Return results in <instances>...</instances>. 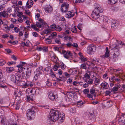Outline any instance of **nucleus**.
I'll return each mask as SVG.
<instances>
[{"label":"nucleus","instance_id":"obj_1","mask_svg":"<svg viewBox=\"0 0 125 125\" xmlns=\"http://www.w3.org/2000/svg\"><path fill=\"white\" fill-rule=\"evenodd\" d=\"M60 114V112L56 109H52L49 113V118L53 122L59 119L62 122L64 120V117L63 115L61 116Z\"/></svg>","mask_w":125,"mask_h":125},{"label":"nucleus","instance_id":"obj_2","mask_svg":"<svg viewBox=\"0 0 125 125\" xmlns=\"http://www.w3.org/2000/svg\"><path fill=\"white\" fill-rule=\"evenodd\" d=\"M36 107L33 106L31 108L28 109L27 110V116L28 118L31 120L33 119L35 117V112L36 111Z\"/></svg>","mask_w":125,"mask_h":125},{"label":"nucleus","instance_id":"obj_3","mask_svg":"<svg viewBox=\"0 0 125 125\" xmlns=\"http://www.w3.org/2000/svg\"><path fill=\"white\" fill-rule=\"evenodd\" d=\"M95 9L93 12L95 13V14L97 15L99 14L100 13L103 12V9L99 4L95 3L94 5Z\"/></svg>","mask_w":125,"mask_h":125},{"label":"nucleus","instance_id":"obj_4","mask_svg":"<svg viewBox=\"0 0 125 125\" xmlns=\"http://www.w3.org/2000/svg\"><path fill=\"white\" fill-rule=\"evenodd\" d=\"M69 4L66 2H64L62 4L61 6V10L63 13H65L68 10Z\"/></svg>","mask_w":125,"mask_h":125},{"label":"nucleus","instance_id":"obj_5","mask_svg":"<svg viewBox=\"0 0 125 125\" xmlns=\"http://www.w3.org/2000/svg\"><path fill=\"white\" fill-rule=\"evenodd\" d=\"M16 76L15 84L19 86L22 85V80L21 76L20 74H18L16 73Z\"/></svg>","mask_w":125,"mask_h":125},{"label":"nucleus","instance_id":"obj_6","mask_svg":"<svg viewBox=\"0 0 125 125\" xmlns=\"http://www.w3.org/2000/svg\"><path fill=\"white\" fill-rule=\"evenodd\" d=\"M95 90L94 89L91 88L90 91V94L87 95V97L91 99L94 100L95 97L96 96V94L95 93Z\"/></svg>","mask_w":125,"mask_h":125},{"label":"nucleus","instance_id":"obj_7","mask_svg":"<svg viewBox=\"0 0 125 125\" xmlns=\"http://www.w3.org/2000/svg\"><path fill=\"white\" fill-rule=\"evenodd\" d=\"M48 97L51 100L55 101L58 98V95L53 93V92L51 91L49 93Z\"/></svg>","mask_w":125,"mask_h":125},{"label":"nucleus","instance_id":"obj_8","mask_svg":"<svg viewBox=\"0 0 125 125\" xmlns=\"http://www.w3.org/2000/svg\"><path fill=\"white\" fill-rule=\"evenodd\" d=\"M31 70L29 68H27V71H26V76L24 74H22V76L24 78L27 79L30 78L31 76Z\"/></svg>","mask_w":125,"mask_h":125},{"label":"nucleus","instance_id":"obj_9","mask_svg":"<svg viewBox=\"0 0 125 125\" xmlns=\"http://www.w3.org/2000/svg\"><path fill=\"white\" fill-rule=\"evenodd\" d=\"M49 55L50 56L52 60L54 62L57 63L58 62V58L57 57L54 55V53L50 52L49 53Z\"/></svg>","mask_w":125,"mask_h":125},{"label":"nucleus","instance_id":"obj_10","mask_svg":"<svg viewBox=\"0 0 125 125\" xmlns=\"http://www.w3.org/2000/svg\"><path fill=\"white\" fill-rule=\"evenodd\" d=\"M95 50V48L94 46L91 45L88 47L87 52L89 54H92Z\"/></svg>","mask_w":125,"mask_h":125},{"label":"nucleus","instance_id":"obj_11","mask_svg":"<svg viewBox=\"0 0 125 125\" xmlns=\"http://www.w3.org/2000/svg\"><path fill=\"white\" fill-rule=\"evenodd\" d=\"M103 104L105 107H109L112 105V102L111 101L104 100L103 101Z\"/></svg>","mask_w":125,"mask_h":125},{"label":"nucleus","instance_id":"obj_12","mask_svg":"<svg viewBox=\"0 0 125 125\" xmlns=\"http://www.w3.org/2000/svg\"><path fill=\"white\" fill-rule=\"evenodd\" d=\"M26 64V63L25 62H21L20 64L17 66V67H18V72L19 73H21L22 71L23 68L25 69L24 68H23V66Z\"/></svg>","mask_w":125,"mask_h":125},{"label":"nucleus","instance_id":"obj_13","mask_svg":"<svg viewBox=\"0 0 125 125\" xmlns=\"http://www.w3.org/2000/svg\"><path fill=\"white\" fill-rule=\"evenodd\" d=\"M62 53L64 55V57L67 59H68L69 56H72V54L70 51H66L65 50H62Z\"/></svg>","mask_w":125,"mask_h":125},{"label":"nucleus","instance_id":"obj_14","mask_svg":"<svg viewBox=\"0 0 125 125\" xmlns=\"http://www.w3.org/2000/svg\"><path fill=\"white\" fill-rule=\"evenodd\" d=\"M45 24L43 20L41 19L39 20L38 22H36V25L38 27L41 28L42 26H43Z\"/></svg>","mask_w":125,"mask_h":125},{"label":"nucleus","instance_id":"obj_15","mask_svg":"<svg viewBox=\"0 0 125 125\" xmlns=\"http://www.w3.org/2000/svg\"><path fill=\"white\" fill-rule=\"evenodd\" d=\"M66 12L67 13L65 15V17L68 18L73 17L75 14L73 10L68 11Z\"/></svg>","mask_w":125,"mask_h":125},{"label":"nucleus","instance_id":"obj_16","mask_svg":"<svg viewBox=\"0 0 125 125\" xmlns=\"http://www.w3.org/2000/svg\"><path fill=\"white\" fill-rule=\"evenodd\" d=\"M114 50L116 51L114 52V53L113 55V58H116L119 55V49L115 48H114L113 49Z\"/></svg>","mask_w":125,"mask_h":125},{"label":"nucleus","instance_id":"obj_17","mask_svg":"<svg viewBox=\"0 0 125 125\" xmlns=\"http://www.w3.org/2000/svg\"><path fill=\"white\" fill-rule=\"evenodd\" d=\"M37 49L39 51H42L44 52H46L48 51V48L46 47H37Z\"/></svg>","mask_w":125,"mask_h":125},{"label":"nucleus","instance_id":"obj_18","mask_svg":"<svg viewBox=\"0 0 125 125\" xmlns=\"http://www.w3.org/2000/svg\"><path fill=\"white\" fill-rule=\"evenodd\" d=\"M46 12L49 13L51 12L53 10L52 7L50 5L46 6L44 8Z\"/></svg>","mask_w":125,"mask_h":125},{"label":"nucleus","instance_id":"obj_19","mask_svg":"<svg viewBox=\"0 0 125 125\" xmlns=\"http://www.w3.org/2000/svg\"><path fill=\"white\" fill-rule=\"evenodd\" d=\"M8 16V12L6 11H3L0 12V16L1 17H7Z\"/></svg>","mask_w":125,"mask_h":125},{"label":"nucleus","instance_id":"obj_20","mask_svg":"<svg viewBox=\"0 0 125 125\" xmlns=\"http://www.w3.org/2000/svg\"><path fill=\"white\" fill-rule=\"evenodd\" d=\"M74 94V93L73 92H67L66 93V96H67V98L71 99L73 97Z\"/></svg>","mask_w":125,"mask_h":125},{"label":"nucleus","instance_id":"obj_21","mask_svg":"<svg viewBox=\"0 0 125 125\" xmlns=\"http://www.w3.org/2000/svg\"><path fill=\"white\" fill-rule=\"evenodd\" d=\"M100 85L104 89H108L109 87V85L108 83L105 82H103L101 83Z\"/></svg>","mask_w":125,"mask_h":125},{"label":"nucleus","instance_id":"obj_22","mask_svg":"<svg viewBox=\"0 0 125 125\" xmlns=\"http://www.w3.org/2000/svg\"><path fill=\"white\" fill-rule=\"evenodd\" d=\"M33 4V1L32 0H28L26 3V6L28 8H30L32 6Z\"/></svg>","mask_w":125,"mask_h":125},{"label":"nucleus","instance_id":"obj_23","mask_svg":"<svg viewBox=\"0 0 125 125\" xmlns=\"http://www.w3.org/2000/svg\"><path fill=\"white\" fill-rule=\"evenodd\" d=\"M108 47H107L106 48V52L105 54L102 56V58H107L109 57V54Z\"/></svg>","mask_w":125,"mask_h":125},{"label":"nucleus","instance_id":"obj_24","mask_svg":"<svg viewBox=\"0 0 125 125\" xmlns=\"http://www.w3.org/2000/svg\"><path fill=\"white\" fill-rule=\"evenodd\" d=\"M16 74L15 75L12 74L10 75V79L11 81L15 84L16 81Z\"/></svg>","mask_w":125,"mask_h":125},{"label":"nucleus","instance_id":"obj_25","mask_svg":"<svg viewBox=\"0 0 125 125\" xmlns=\"http://www.w3.org/2000/svg\"><path fill=\"white\" fill-rule=\"evenodd\" d=\"M23 85V86L25 87H29L30 86L31 87H32L33 86V84L31 82H27L25 84Z\"/></svg>","mask_w":125,"mask_h":125},{"label":"nucleus","instance_id":"obj_26","mask_svg":"<svg viewBox=\"0 0 125 125\" xmlns=\"http://www.w3.org/2000/svg\"><path fill=\"white\" fill-rule=\"evenodd\" d=\"M57 33L55 32H53L51 33L50 36H49V37L51 39L55 38L57 36Z\"/></svg>","mask_w":125,"mask_h":125},{"label":"nucleus","instance_id":"obj_27","mask_svg":"<svg viewBox=\"0 0 125 125\" xmlns=\"http://www.w3.org/2000/svg\"><path fill=\"white\" fill-rule=\"evenodd\" d=\"M83 104L84 103L82 101H79L77 102V105L78 107L81 108L83 107Z\"/></svg>","mask_w":125,"mask_h":125},{"label":"nucleus","instance_id":"obj_28","mask_svg":"<svg viewBox=\"0 0 125 125\" xmlns=\"http://www.w3.org/2000/svg\"><path fill=\"white\" fill-rule=\"evenodd\" d=\"M90 115H89V119H92L93 118H95V115L94 113V112L92 111V112H90Z\"/></svg>","mask_w":125,"mask_h":125},{"label":"nucleus","instance_id":"obj_29","mask_svg":"<svg viewBox=\"0 0 125 125\" xmlns=\"http://www.w3.org/2000/svg\"><path fill=\"white\" fill-rule=\"evenodd\" d=\"M117 86H118V93H121L124 91V89L123 88L122 86L120 85L119 84H118L117 85Z\"/></svg>","mask_w":125,"mask_h":125},{"label":"nucleus","instance_id":"obj_30","mask_svg":"<svg viewBox=\"0 0 125 125\" xmlns=\"http://www.w3.org/2000/svg\"><path fill=\"white\" fill-rule=\"evenodd\" d=\"M111 92H113L114 93H118V86H116L114 87L113 88L111 89Z\"/></svg>","mask_w":125,"mask_h":125},{"label":"nucleus","instance_id":"obj_31","mask_svg":"<svg viewBox=\"0 0 125 125\" xmlns=\"http://www.w3.org/2000/svg\"><path fill=\"white\" fill-rule=\"evenodd\" d=\"M93 13L91 14V16L94 19H97L99 17V14L97 15L95 14V13L94 12H92Z\"/></svg>","mask_w":125,"mask_h":125},{"label":"nucleus","instance_id":"obj_32","mask_svg":"<svg viewBox=\"0 0 125 125\" xmlns=\"http://www.w3.org/2000/svg\"><path fill=\"white\" fill-rule=\"evenodd\" d=\"M6 69L7 71L9 73H10L14 70V68L11 67H7Z\"/></svg>","mask_w":125,"mask_h":125},{"label":"nucleus","instance_id":"obj_33","mask_svg":"<svg viewBox=\"0 0 125 125\" xmlns=\"http://www.w3.org/2000/svg\"><path fill=\"white\" fill-rule=\"evenodd\" d=\"M23 94L22 92L20 91H19L18 94L15 92L14 93V95L16 97H20L21 95H22Z\"/></svg>","mask_w":125,"mask_h":125},{"label":"nucleus","instance_id":"obj_34","mask_svg":"<svg viewBox=\"0 0 125 125\" xmlns=\"http://www.w3.org/2000/svg\"><path fill=\"white\" fill-rule=\"evenodd\" d=\"M89 115H90V113H85L83 114V116L85 118L89 119Z\"/></svg>","mask_w":125,"mask_h":125},{"label":"nucleus","instance_id":"obj_35","mask_svg":"<svg viewBox=\"0 0 125 125\" xmlns=\"http://www.w3.org/2000/svg\"><path fill=\"white\" fill-rule=\"evenodd\" d=\"M51 39L49 37L48 38L45 39V42L47 44H50L52 42Z\"/></svg>","mask_w":125,"mask_h":125},{"label":"nucleus","instance_id":"obj_36","mask_svg":"<svg viewBox=\"0 0 125 125\" xmlns=\"http://www.w3.org/2000/svg\"><path fill=\"white\" fill-rule=\"evenodd\" d=\"M117 0H108V3L111 4H115L117 2Z\"/></svg>","mask_w":125,"mask_h":125},{"label":"nucleus","instance_id":"obj_37","mask_svg":"<svg viewBox=\"0 0 125 125\" xmlns=\"http://www.w3.org/2000/svg\"><path fill=\"white\" fill-rule=\"evenodd\" d=\"M13 0V1L12 2V3L13 5V6H12V7L13 8H15V6H17L18 5L17 1L16 0Z\"/></svg>","mask_w":125,"mask_h":125},{"label":"nucleus","instance_id":"obj_38","mask_svg":"<svg viewBox=\"0 0 125 125\" xmlns=\"http://www.w3.org/2000/svg\"><path fill=\"white\" fill-rule=\"evenodd\" d=\"M55 30L56 31H60L62 30V28L59 26L56 25Z\"/></svg>","mask_w":125,"mask_h":125},{"label":"nucleus","instance_id":"obj_39","mask_svg":"<svg viewBox=\"0 0 125 125\" xmlns=\"http://www.w3.org/2000/svg\"><path fill=\"white\" fill-rule=\"evenodd\" d=\"M55 42L58 44H61L60 39L59 38H56L54 40Z\"/></svg>","mask_w":125,"mask_h":125},{"label":"nucleus","instance_id":"obj_40","mask_svg":"<svg viewBox=\"0 0 125 125\" xmlns=\"http://www.w3.org/2000/svg\"><path fill=\"white\" fill-rule=\"evenodd\" d=\"M111 79L113 80H115V81L120 82V79L115 77V76H113L111 77Z\"/></svg>","mask_w":125,"mask_h":125},{"label":"nucleus","instance_id":"obj_41","mask_svg":"<svg viewBox=\"0 0 125 125\" xmlns=\"http://www.w3.org/2000/svg\"><path fill=\"white\" fill-rule=\"evenodd\" d=\"M60 65L61 66V68L63 70H64L66 67L65 65L62 62H61L60 63Z\"/></svg>","mask_w":125,"mask_h":125},{"label":"nucleus","instance_id":"obj_42","mask_svg":"<svg viewBox=\"0 0 125 125\" xmlns=\"http://www.w3.org/2000/svg\"><path fill=\"white\" fill-rule=\"evenodd\" d=\"M64 39H65V40H67V39H68L69 40V41H72L73 40V39H72V38H71V37H70V36H67V35H66V36H65L64 37Z\"/></svg>","mask_w":125,"mask_h":125},{"label":"nucleus","instance_id":"obj_43","mask_svg":"<svg viewBox=\"0 0 125 125\" xmlns=\"http://www.w3.org/2000/svg\"><path fill=\"white\" fill-rule=\"evenodd\" d=\"M6 63V61L4 60H0V66H1L3 65Z\"/></svg>","mask_w":125,"mask_h":125},{"label":"nucleus","instance_id":"obj_44","mask_svg":"<svg viewBox=\"0 0 125 125\" xmlns=\"http://www.w3.org/2000/svg\"><path fill=\"white\" fill-rule=\"evenodd\" d=\"M103 18V21L104 22L107 23L108 22V18L106 16H104V17Z\"/></svg>","mask_w":125,"mask_h":125},{"label":"nucleus","instance_id":"obj_45","mask_svg":"<svg viewBox=\"0 0 125 125\" xmlns=\"http://www.w3.org/2000/svg\"><path fill=\"white\" fill-rule=\"evenodd\" d=\"M43 67H39L37 69L36 71L38 72H42V71Z\"/></svg>","mask_w":125,"mask_h":125},{"label":"nucleus","instance_id":"obj_46","mask_svg":"<svg viewBox=\"0 0 125 125\" xmlns=\"http://www.w3.org/2000/svg\"><path fill=\"white\" fill-rule=\"evenodd\" d=\"M14 25L13 24H11L10 25L9 27L7 26V30H10V28H13L14 27Z\"/></svg>","mask_w":125,"mask_h":125},{"label":"nucleus","instance_id":"obj_47","mask_svg":"<svg viewBox=\"0 0 125 125\" xmlns=\"http://www.w3.org/2000/svg\"><path fill=\"white\" fill-rule=\"evenodd\" d=\"M81 68L82 69H86V64L85 63H83L81 65Z\"/></svg>","mask_w":125,"mask_h":125},{"label":"nucleus","instance_id":"obj_48","mask_svg":"<svg viewBox=\"0 0 125 125\" xmlns=\"http://www.w3.org/2000/svg\"><path fill=\"white\" fill-rule=\"evenodd\" d=\"M83 92L85 94H88L89 92V90L88 88L85 89L83 90Z\"/></svg>","mask_w":125,"mask_h":125},{"label":"nucleus","instance_id":"obj_49","mask_svg":"<svg viewBox=\"0 0 125 125\" xmlns=\"http://www.w3.org/2000/svg\"><path fill=\"white\" fill-rule=\"evenodd\" d=\"M46 84L47 86H50L52 85L51 83L48 80L46 82Z\"/></svg>","mask_w":125,"mask_h":125},{"label":"nucleus","instance_id":"obj_50","mask_svg":"<svg viewBox=\"0 0 125 125\" xmlns=\"http://www.w3.org/2000/svg\"><path fill=\"white\" fill-rule=\"evenodd\" d=\"M2 71L0 69V82L2 81Z\"/></svg>","mask_w":125,"mask_h":125},{"label":"nucleus","instance_id":"obj_51","mask_svg":"<svg viewBox=\"0 0 125 125\" xmlns=\"http://www.w3.org/2000/svg\"><path fill=\"white\" fill-rule=\"evenodd\" d=\"M51 73H50V75L53 78L56 77L55 75L53 72L52 71V69L50 70Z\"/></svg>","mask_w":125,"mask_h":125},{"label":"nucleus","instance_id":"obj_52","mask_svg":"<svg viewBox=\"0 0 125 125\" xmlns=\"http://www.w3.org/2000/svg\"><path fill=\"white\" fill-rule=\"evenodd\" d=\"M14 31L16 33H17L20 31V29L18 27H15L14 28Z\"/></svg>","mask_w":125,"mask_h":125},{"label":"nucleus","instance_id":"obj_53","mask_svg":"<svg viewBox=\"0 0 125 125\" xmlns=\"http://www.w3.org/2000/svg\"><path fill=\"white\" fill-rule=\"evenodd\" d=\"M71 31L73 33H76L77 32L76 28L74 27L72 28Z\"/></svg>","mask_w":125,"mask_h":125},{"label":"nucleus","instance_id":"obj_54","mask_svg":"<svg viewBox=\"0 0 125 125\" xmlns=\"http://www.w3.org/2000/svg\"><path fill=\"white\" fill-rule=\"evenodd\" d=\"M56 25L55 24H53L50 27L51 28V29L53 30L55 29V27H56Z\"/></svg>","mask_w":125,"mask_h":125},{"label":"nucleus","instance_id":"obj_55","mask_svg":"<svg viewBox=\"0 0 125 125\" xmlns=\"http://www.w3.org/2000/svg\"><path fill=\"white\" fill-rule=\"evenodd\" d=\"M21 46H28L29 45V44L27 43H25V42H22L21 43Z\"/></svg>","mask_w":125,"mask_h":125},{"label":"nucleus","instance_id":"obj_56","mask_svg":"<svg viewBox=\"0 0 125 125\" xmlns=\"http://www.w3.org/2000/svg\"><path fill=\"white\" fill-rule=\"evenodd\" d=\"M36 74H35L37 76H38L39 77H40L41 75H42V73L38 72L36 71Z\"/></svg>","mask_w":125,"mask_h":125},{"label":"nucleus","instance_id":"obj_57","mask_svg":"<svg viewBox=\"0 0 125 125\" xmlns=\"http://www.w3.org/2000/svg\"><path fill=\"white\" fill-rule=\"evenodd\" d=\"M32 35L33 36L36 37H38V34L35 32H33L32 33Z\"/></svg>","mask_w":125,"mask_h":125},{"label":"nucleus","instance_id":"obj_58","mask_svg":"<svg viewBox=\"0 0 125 125\" xmlns=\"http://www.w3.org/2000/svg\"><path fill=\"white\" fill-rule=\"evenodd\" d=\"M23 15V13L22 12H18L17 14V16L18 17H20L22 16Z\"/></svg>","mask_w":125,"mask_h":125},{"label":"nucleus","instance_id":"obj_59","mask_svg":"<svg viewBox=\"0 0 125 125\" xmlns=\"http://www.w3.org/2000/svg\"><path fill=\"white\" fill-rule=\"evenodd\" d=\"M15 9L14 10H15V12L17 11V12H19V8H21V7H17L16 8H15Z\"/></svg>","mask_w":125,"mask_h":125},{"label":"nucleus","instance_id":"obj_60","mask_svg":"<svg viewBox=\"0 0 125 125\" xmlns=\"http://www.w3.org/2000/svg\"><path fill=\"white\" fill-rule=\"evenodd\" d=\"M93 80L92 79H89L88 81V83L90 84H91L93 83Z\"/></svg>","mask_w":125,"mask_h":125},{"label":"nucleus","instance_id":"obj_61","mask_svg":"<svg viewBox=\"0 0 125 125\" xmlns=\"http://www.w3.org/2000/svg\"><path fill=\"white\" fill-rule=\"evenodd\" d=\"M15 62L11 61V62H8V64L10 66L12 64H15Z\"/></svg>","mask_w":125,"mask_h":125},{"label":"nucleus","instance_id":"obj_62","mask_svg":"<svg viewBox=\"0 0 125 125\" xmlns=\"http://www.w3.org/2000/svg\"><path fill=\"white\" fill-rule=\"evenodd\" d=\"M84 76L87 79H89L90 78V76L89 75V74L87 73H86L84 75Z\"/></svg>","mask_w":125,"mask_h":125},{"label":"nucleus","instance_id":"obj_63","mask_svg":"<svg viewBox=\"0 0 125 125\" xmlns=\"http://www.w3.org/2000/svg\"><path fill=\"white\" fill-rule=\"evenodd\" d=\"M39 78V77L35 74L33 80L34 81H36Z\"/></svg>","mask_w":125,"mask_h":125},{"label":"nucleus","instance_id":"obj_64","mask_svg":"<svg viewBox=\"0 0 125 125\" xmlns=\"http://www.w3.org/2000/svg\"><path fill=\"white\" fill-rule=\"evenodd\" d=\"M82 27V24L80 23L77 26V28L79 30H81V28Z\"/></svg>","mask_w":125,"mask_h":125}]
</instances>
